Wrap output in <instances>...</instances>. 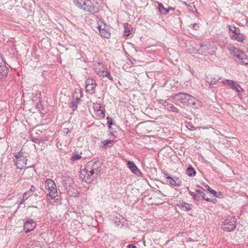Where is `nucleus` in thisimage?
<instances>
[{"label":"nucleus","mask_w":248,"mask_h":248,"mask_svg":"<svg viewBox=\"0 0 248 248\" xmlns=\"http://www.w3.org/2000/svg\"><path fill=\"white\" fill-rule=\"evenodd\" d=\"M189 194L193 197L195 201H199L200 199V195L198 194H196L193 192L189 191Z\"/></svg>","instance_id":"c85d7f7f"},{"label":"nucleus","mask_w":248,"mask_h":248,"mask_svg":"<svg viewBox=\"0 0 248 248\" xmlns=\"http://www.w3.org/2000/svg\"><path fill=\"white\" fill-rule=\"evenodd\" d=\"M127 165L133 173L137 175V176H140L141 173L138 169L136 165L133 163V162L127 161Z\"/></svg>","instance_id":"dca6fc26"},{"label":"nucleus","mask_w":248,"mask_h":248,"mask_svg":"<svg viewBox=\"0 0 248 248\" xmlns=\"http://www.w3.org/2000/svg\"><path fill=\"white\" fill-rule=\"evenodd\" d=\"M159 103L161 104L164 107L169 111H171L175 113L179 112V109L175 107L172 103L168 100H160Z\"/></svg>","instance_id":"1a4fd4ad"},{"label":"nucleus","mask_w":248,"mask_h":248,"mask_svg":"<svg viewBox=\"0 0 248 248\" xmlns=\"http://www.w3.org/2000/svg\"><path fill=\"white\" fill-rule=\"evenodd\" d=\"M35 189V187H34L32 185L31 186L30 189L29 190V192H32L33 193L34 191V190Z\"/></svg>","instance_id":"a19ab883"},{"label":"nucleus","mask_w":248,"mask_h":248,"mask_svg":"<svg viewBox=\"0 0 248 248\" xmlns=\"http://www.w3.org/2000/svg\"><path fill=\"white\" fill-rule=\"evenodd\" d=\"M96 81L92 78H88L86 81V89L87 92L91 94H93L95 93V88L96 87Z\"/></svg>","instance_id":"6e6552de"},{"label":"nucleus","mask_w":248,"mask_h":248,"mask_svg":"<svg viewBox=\"0 0 248 248\" xmlns=\"http://www.w3.org/2000/svg\"><path fill=\"white\" fill-rule=\"evenodd\" d=\"M81 158V156H72L71 158V163H73V162L76 161L80 159Z\"/></svg>","instance_id":"72a5a7b5"},{"label":"nucleus","mask_w":248,"mask_h":248,"mask_svg":"<svg viewBox=\"0 0 248 248\" xmlns=\"http://www.w3.org/2000/svg\"><path fill=\"white\" fill-rule=\"evenodd\" d=\"M101 163L99 161H95L92 165V166H90V170H93V172L95 175H98L99 173L100 170L99 168L101 167Z\"/></svg>","instance_id":"aec40b11"},{"label":"nucleus","mask_w":248,"mask_h":248,"mask_svg":"<svg viewBox=\"0 0 248 248\" xmlns=\"http://www.w3.org/2000/svg\"><path fill=\"white\" fill-rule=\"evenodd\" d=\"M8 71L9 69L6 66L5 62L0 64V79H4L7 77Z\"/></svg>","instance_id":"2eb2a0df"},{"label":"nucleus","mask_w":248,"mask_h":248,"mask_svg":"<svg viewBox=\"0 0 248 248\" xmlns=\"http://www.w3.org/2000/svg\"><path fill=\"white\" fill-rule=\"evenodd\" d=\"M204 200H205V201H206L207 202H215L216 201V199H210V198H205V199H204Z\"/></svg>","instance_id":"58836bf2"},{"label":"nucleus","mask_w":248,"mask_h":248,"mask_svg":"<svg viewBox=\"0 0 248 248\" xmlns=\"http://www.w3.org/2000/svg\"><path fill=\"white\" fill-rule=\"evenodd\" d=\"M101 108V105L99 103H96L93 104V108L96 112L100 109Z\"/></svg>","instance_id":"2f4dec72"},{"label":"nucleus","mask_w":248,"mask_h":248,"mask_svg":"<svg viewBox=\"0 0 248 248\" xmlns=\"http://www.w3.org/2000/svg\"><path fill=\"white\" fill-rule=\"evenodd\" d=\"M229 31V35L231 37V35L232 34H234L238 31H239V28H236L235 26H228Z\"/></svg>","instance_id":"bb28decb"},{"label":"nucleus","mask_w":248,"mask_h":248,"mask_svg":"<svg viewBox=\"0 0 248 248\" xmlns=\"http://www.w3.org/2000/svg\"><path fill=\"white\" fill-rule=\"evenodd\" d=\"M217 196H219V198L221 197V196H222V194L220 193V192H218V194L217 195Z\"/></svg>","instance_id":"de8ad7c7"},{"label":"nucleus","mask_w":248,"mask_h":248,"mask_svg":"<svg viewBox=\"0 0 248 248\" xmlns=\"http://www.w3.org/2000/svg\"><path fill=\"white\" fill-rule=\"evenodd\" d=\"M169 150H170V147H169V146H166V147H164L162 148L161 149V150H160V152L158 153V155H159V154H162L163 153V151H164V150L167 151V150H169Z\"/></svg>","instance_id":"e433bc0d"},{"label":"nucleus","mask_w":248,"mask_h":248,"mask_svg":"<svg viewBox=\"0 0 248 248\" xmlns=\"http://www.w3.org/2000/svg\"><path fill=\"white\" fill-rule=\"evenodd\" d=\"M167 9L169 10V12L170 11V10H171V11H174V8H173V7H171L170 6H169L168 8H167Z\"/></svg>","instance_id":"c03bdc74"},{"label":"nucleus","mask_w":248,"mask_h":248,"mask_svg":"<svg viewBox=\"0 0 248 248\" xmlns=\"http://www.w3.org/2000/svg\"><path fill=\"white\" fill-rule=\"evenodd\" d=\"M222 82L225 85H228L229 86H230L232 90L236 91L238 93H239L240 92V89L242 90L241 86L237 84L235 82H234V81L228 80V79H225Z\"/></svg>","instance_id":"ddd939ff"},{"label":"nucleus","mask_w":248,"mask_h":248,"mask_svg":"<svg viewBox=\"0 0 248 248\" xmlns=\"http://www.w3.org/2000/svg\"><path fill=\"white\" fill-rule=\"evenodd\" d=\"M94 70L95 73L100 77H106L110 80L113 81V78L110 73L108 71L107 68L104 65L97 63L94 65Z\"/></svg>","instance_id":"39448f33"},{"label":"nucleus","mask_w":248,"mask_h":248,"mask_svg":"<svg viewBox=\"0 0 248 248\" xmlns=\"http://www.w3.org/2000/svg\"><path fill=\"white\" fill-rule=\"evenodd\" d=\"M236 220L234 217L228 216L222 221L221 228L224 231H232L236 227Z\"/></svg>","instance_id":"7ed1b4c3"},{"label":"nucleus","mask_w":248,"mask_h":248,"mask_svg":"<svg viewBox=\"0 0 248 248\" xmlns=\"http://www.w3.org/2000/svg\"><path fill=\"white\" fill-rule=\"evenodd\" d=\"M245 25H246L247 27H248V21H247V22L246 23Z\"/></svg>","instance_id":"8fccbe9b"},{"label":"nucleus","mask_w":248,"mask_h":248,"mask_svg":"<svg viewBox=\"0 0 248 248\" xmlns=\"http://www.w3.org/2000/svg\"><path fill=\"white\" fill-rule=\"evenodd\" d=\"M114 141L113 140H106L101 141V146L102 148H107L108 147L111 146Z\"/></svg>","instance_id":"5701e85b"},{"label":"nucleus","mask_w":248,"mask_h":248,"mask_svg":"<svg viewBox=\"0 0 248 248\" xmlns=\"http://www.w3.org/2000/svg\"><path fill=\"white\" fill-rule=\"evenodd\" d=\"M193 29L195 30V31H197L200 28V26L199 25V24H197V23H195V24H194L193 25Z\"/></svg>","instance_id":"4c0bfd02"},{"label":"nucleus","mask_w":248,"mask_h":248,"mask_svg":"<svg viewBox=\"0 0 248 248\" xmlns=\"http://www.w3.org/2000/svg\"><path fill=\"white\" fill-rule=\"evenodd\" d=\"M36 223L32 220L26 221L24 223V230L25 232H28L32 231L36 227Z\"/></svg>","instance_id":"4468645a"},{"label":"nucleus","mask_w":248,"mask_h":248,"mask_svg":"<svg viewBox=\"0 0 248 248\" xmlns=\"http://www.w3.org/2000/svg\"><path fill=\"white\" fill-rule=\"evenodd\" d=\"M27 194H28V192H25L23 196L22 201H25V200H26L28 199V198L29 197L27 196Z\"/></svg>","instance_id":"ea45409f"},{"label":"nucleus","mask_w":248,"mask_h":248,"mask_svg":"<svg viewBox=\"0 0 248 248\" xmlns=\"http://www.w3.org/2000/svg\"><path fill=\"white\" fill-rule=\"evenodd\" d=\"M112 124V122L111 120L108 121L107 122V125L108 127H110Z\"/></svg>","instance_id":"79ce46f5"},{"label":"nucleus","mask_w":248,"mask_h":248,"mask_svg":"<svg viewBox=\"0 0 248 248\" xmlns=\"http://www.w3.org/2000/svg\"><path fill=\"white\" fill-rule=\"evenodd\" d=\"M241 61V62L245 65H248V57L245 54V56H241L239 59Z\"/></svg>","instance_id":"cd10ccee"},{"label":"nucleus","mask_w":248,"mask_h":248,"mask_svg":"<svg viewBox=\"0 0 248 248\" xmlns=\"http://www.w3.org/2000/svg\"><path fill=\"white\" fill-rule=\"evenodd\" d=\"M74 4L78 8L88 12L97 13L99 9L95 0H74Z\"/></svg>","instance_id":"f257e3e1"},{"label":"nucleus","mask_w":248,"mask_h":248,"mask_svg":"<svg viewBox=\"0 0 248 248\" xmlns=\"http://www.w3.org/2000/svg\"><path fill=\"white\" fill-rule=\"evenodd\" d=\"M45 185L46 188L49 192L47 196L50 197L51 199H54L58 195L57 189L55 182L52 179H48L46 181Z\"/></svg>","instance_id":"20e7f679"},{"label":"nucleus","mask_w":248,"mask_h":248,"mask_svg":"<svg viewBox=\"0 0 248 248\" xmlns=\"http://www.w3.org/2000/svg\"><path fill=\"white\" fill-rule=\"evenodd\" d=\"M94 174H95L93 172V170H90V165H87L84 169L81 170L79 177L82 181L90 183L94 178Z\"/></svg>","instance_id":"f03ea898"},{"label":"nucleus","mask_w":248,"mask_h":248,"mask_svg":"<svg viewBox=\"0 0 248 248\" xmlns=\"http://www.w3.org/2000/svg\"><path fill=\"white\" fill-rule=\"evenodd\" d=\"M186 173L189 176H194L196 174V171L191 166H190L187 169Z\"/></svg>","instance_id":"a878e982"},{"label":"nucleus","mask_w":248,"mask_h":248,"mask_svg":"<svg viewBox=\"0 0 248 248\" xmlns=\"http://www.w3.org/2000/svg\"><path fill=\"white\" fill-rule=\"evenodd\" d=\"M128 247L129 248H137V247L133 245L132 244L129 245Z\"/></svg>","instance_id":"37998d69"},{"label":"nucleus","mask_w":248,"mask_h":248,"mask_svg":"<svg viewBox=\"0 0 248 248\" xmlns=\"http://www.w3.org/2000/svg\"><path fill=\"white\" fill-rule=\"evenodd\" d=\"M177 206L181 209L185 211L191 210L193 206L192 204L183 201H179V202L177 203Z\"/></svg>","instance_id":"f3484780"},{"label":"nucleus","mask_w":248,"mask_h":248,"mask_svg":"<svg viewBox=\"0 0 248 248\" xmlns=\"http://www.w3.org/2000/svg\"><path fill=\"white\" fill-rule=\"evenodd\" d=\"M206 187L207 188V190H208L210 193H212L213 194H214V196H216V197H219V196L217 195V192L215 190H214L212 189L211 188H210L209 186H208V185H207V186H206Z\"/></svg>","instance_id":"7c9ffc66"},{"label":"nucleus","mask_w":248,"mask_h":248,"mask_svg":"<svg viewBox=\"0 0 248 248\" xmlns=\"http://www.w3.org/2000/svg\"><path fill=\"white\" fill-rule=\"evenodd\" d=\"M231 54L234 56L237 57L238 59L241 56H245V53L241 51L239 49L233 47L232 49H231Z\"/></svg>","instance_id":"412c9836"},{"label":"nucleus","mask_w":248,"mask_h":248,"mask_svg":"<svg viewBox=\"0 0 248 248\" xmlns=\"http://www.w3.org/2000/svg\"><path fill=\"white\" fill-rule=\"evenodd\" d=\"M156 3L158 4V10L161 15H166L169 13V10L167 8L164 7L163 4L156 1Z\"/></svg>","instance_id":"4be33fe9"},{"label":"nucleus","mask_w":248,"mask_h":248,"mask_svg":"<svg viewBox=\"0 0 248 248\" xmlns=\"http://www.w3.org/2000/svg\"><path fill=\"white\" fill-rule=\"evenodd\" d=\"M199 187L198 189H197L196 190V192L197 193V194H198L199 195V194H202L203 193V191H204V189H203L202 187L201 186H198Z\"/></svg>","instance_id":"c9c22d12"},{"label":"nucleus","mask_w":248,"mask_h":248,"mask_svg":"<svg viewBox=\"0 0 248 248\" xmlns=\"http://www.w3.org/2000/svg\"><path fill=\"white\" fill-rule=\"evenodd\" d=\"M157 192H158V194H159V193H160V191H158V192H157V191H156V193Z\"/></svg>","instance_id":"3c124183"},{"label":"nucleus","mask_w":248,"mask_h":248,"mask_svg":"<svg viewBox=\"0 0 248 248\" xmlns=\"http://www.w3.org/2000/svg\"><path fill=\"white\" fill-rule=\"evenodd\" d=\"M231 38L232 40L242 42L245 40H246V36L245 35L241 33L239 30L234 34H232L231 35Z\"/></svg>","instance_id":"a211bd4d"},{"label":"nucleus","mask_w":248,"mask_h":248,"mask_svg":"<svg viewBox=\"0 0 248 248\" xmlns=\"http://www.w3.org/2000/svg\"><path fill=\"white\" fill-rule=\"evenodd\" d=\"M98 29L102 36L108 39L110 37V33L109 31V29L106 24L98 25Z\"/></svg>","instance_id":"f8f14e48"},{"label":"nucleus","mask_w":248,"mask_h":248,"mask_svg":"<svg viewBox=\"0 0 248 248\" xmlns=\"http://www.w3.org/2000/svg\"><path fill=\"white\" fill-rule=\"evenodd\" d=\"M71 192L72 191L70 190L68 191L67 192L68 194L71 197H76L78 194L77 191H76V192H74V193H71Z\"/></svg>","instance_id":"f704fd0d"},{"label":"nucleus","mask_w":248,"mask_h":248,"mask_svg":"<svg viewBox=\"0 0 248 248\" xmlns=\"http://www.w3.org/2000/svg\"><path fill=\"white\" fill-rule=\"evenodd\" d=\"M16 160L15 161V165L18 169H22L26 165L27 159L25 156H15Z\"/></svg>","instance_id":"9b49d317"},{"label":"nucleus","mask_w":248,"mask_h":248,"mask_svg":"<svg viewBox=\"0 0 248 248\" xmlns=\"http://www.w3.org/2000/svg\"><path fill=\"white\" fill-rule=\"evenodd\" d=\"M200 46V48L197 50L199 54L204 56L214 55V49L210 45L201 43Z\"/></svg>","instance_id":"423d86ee"},{"label":"nucleus","mask_w":248,"mask_h":248,"mask_svg":"<svg viewBox=\"0 0 248 248\" xmlns=\"http://www.w3.org/2000/svg\"><path fill=\"white\" fill-rule=\"evenodd\" d=\"M166 178L167 179V182L172 186H180L181 185V182L178 178L174 179L170 176H168Z\"/></svg>","instance_id":"6ab92c4d"},{"label":"nucleus","mask_w":248,"mask_h":248,"mask_svg":"<svg viewBox=\"0 0 248 248\" xmlns=\"http://www.w3.org/2000/svg\"><path fill=\"white\" fill-rule=\"evenodd\" d=\"M133 60H132V61H131V63H133Z\"/></svg>","instance_id":"864d4df0"},{"label":"nucleus","mask_w":248,"mask_h":248,"mask_svg":"<svg viewBox=\"0 0 248 248\" xmlns=\"http://www.w3.org/2000/svg\"><path fill=\"white\" fill-rule=\"evenodd\" d=\"M160 131H161V132L162 133V132H163V129H161V128H160V129H159V130H157V131H158V132H160Z\"/></svg>","instance_id":"09e8293b"},{"label":"nucleus","mask_w":248,"mask_h":248,"mask_svg":"<svg viewBox=\"0 0 248 248\" xmlns=\"http://www.w3.org/2000/svg\"><path fill=\"white\" fill-rule=\"evenodd\" d=\"M127 25H128L127 23H125L124 24V35L125 36H128L131 34V31H130V30L128 28Z\"/></svg>","instance_id":"c756f323"},{"label":"nucleus","mask_w":248,"mask_h":248,"mask_svg":"<svg viewBox=\"0 0 248 248\" xmlns=\"http://www.w3.org/2000/svg\"><path fill=\"white\" fill-rule=\"evenodd\" d=\"M188 97H189V94L183 93H176L173 96V99L176 98V100L181 103L184 108L186 107Z\"/></svg>","instance_id":"0eeeda50"},{"label":"nucleus","mask_w":248,"mask_h":248,"mask_svg":"<svg viewBox=\"0 0 248 248\" xmlns=\"http://www.w3.org/2000/svg\"><path fill=\"white\" fill-rule=\"evenodd\" d=\"M202 197L204 199L205 198V194L204 192V191H203L202 194H201Z\"/></svg>","instance_id":"a18cd8bd"},{"label":"nucleus","mask_w":248,"mask_h":248,"mask_svg":"<svg viewBox=\"0 0 248 248\" xmlns=\"http://www.w3.org/2000/svg\"><path fill=\"white\" fill-rule=\"evenodd\" d=\"M97 113L99 116L102 118H104L105 116V112L102 109H99L98 111H97Z\"/></svg>","instance_id":"473e14b6"},{"label":"nucleus","mask_w":248,"mask_h":248,"mask_svg":"<svg viewBox=\"0 0 248 248\" xmlns=\"http://www.w3.org/2000/svg\"><path fill=\"white\" fill-rule=\"evenodd\" d=\"M221 78V77H217L213 78H211L210 84L211 85H217V84H219L221 82L223 84V83L222 82L223 81H219V80H220Z\"/></svg>","instance_id":"393cba45"},{"label":"nucleus","mask_w":248,"mask_h":248,"mask_svg":"<svg viewBox=\"0 0 248 248\" xmlns=\"http://www.w3.org/2000/svg\"><path fill=\"white\" fill-rule=\"evenodd\" d=\"M27 192H28V194H27V196L28 197H30L31 195V194L32 193V192H29V191Z\"/></svg>","instance_id":"49530a36"},{"label":"nucleus","mask_w":248,"mask_h":248,"mask_svg":"<svg viewBox=\"0 0 248 248\" xmlns=\"http://www.w3.org/2000/svg\"><path fill=\"white\" fill-rule=\"evenodd\" d=\"M82 97L81 92L78 90L76 91L73 95V101L70 103V107L72 108L73 110H75L77 108V104L78 103L80 98Z\"/></svg>","instance_id":"9d476101"},{"label":"nucleus","mask_w":248,"mask_h":248,"mask_svg":"<svg viewBox=\"0 0 248 248\" xmlns=\"http://www.w3.org/2000/svg\"><path fill=\"white\" fill-rule=\"evenodd\" d=\"M160 204V203H156V204Z\"/></svg>","instance_id":"5fc2aeb1"},{"label":"nucleus","mask_w":248,"mask_h":248,"mask_svg":"<svg viewBox=\"0 0 248 248\" xmlns=\"http://www.w3.org/2000/svg\"><path fill=\"white\" fill-rule=\"evenodd\" d=\"M196 99L195 98L189 95V97L188 98L186 103V107L195 106L196 105Z\"/></svg>","instance_id":"b1692460"},{"label":"nucleus","mask_w":248,"mask_h":248,"mask_svg":"<svg viewBox=\"0 0 248 248\" xmlns=\"http://www.w3.org/2000/svg\"><path fill=\"white\" fill-rule=\"evenodd\" d=\"M133 60H132V61H131V63H133Z\"/></svg>","instance_id":"603ef678"}]
</instances>
